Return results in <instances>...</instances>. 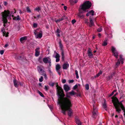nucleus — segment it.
<instances>
[{"instance_id": "f257e3e1", "label": "nucleus", "mask_w": 125, "mask_h": 125, "mask_svg": "<svg viewBox=\"0 0 125 125\" xmlns=\"http://www.w3.org/2000/svg\"><path fill=\"white\" fill-rule=\"evenodd\" d=\"M58 104L60 105H66L69 104H72L70 99V96L69 95L68 93H67L66 97H64L65 95L63 89L62 88L59 87L58 91Z\"/></svg>"}, {"instance_id": "f03ea898", "label": "nucleus", "mask_w": 125, "mask_h": 125, "mask_svg": "<svg viewBox=\"0 0 125 125\" xmlns=\"http://www.w3.org/2000/svg\"><path fill=\"white\" fill-rule=\"evenodd\" d=\"M66 105H60L62 110V112L64 115L66 114V112L67 111L68 115L70 117L73 115V111L71 108L72 106L73 105L70 104H68Z\"/></svg>"}, {"instance_id": "7ed1b4c3", "label": "nucleus", "mask_w": 125, "mask_h": 125, "mask_svg": "<svg viewBox=\"0 0 125 125\" xmlns=\"http://www.w3.org/2000/svg\"><path fill=\"white\" fill-rule=\"evenodd\" d=\"M92 5L91 3L89 1H86L83 3V4L80 6L79 11L81 10L85 11L87 9L90 8Z\"/></svg>"}, {"instance_id": "20e7f679", "label": "nucleus", "mask_w": 125, "mask_h": 125, "mask_svg": "<svg viewBox=\"0 0 125 125\" xmlns=\"http://www.w3.org/2000/svg\"><path fill=\"white\" fill-rule=\"evenodd\" d=\"M118 94V93H116L111 98L112 99V102L113 103L114 105L115 106V109H116V111H118V112H119L121 110L119 108L118 109L117 108V102H119V101L118 99L115 97L116 95Z\"/></svg>"}, {"instance_id": "39448f33", "label": "nucleus", "mask_w": 125, "mask_h": 125, "mask_svg": "<svg viewBox=\"0 0 125 125\" xmlns=\"http://www.w3.org/2000/svg\"><path fill=\"white\" fill-rule=\"evenodd\" d=\"M2 17H3L2 20L4 23V26H5V24L7 22V17L10 14V11L8 10L7 11L4 10V12L2 13Z\"/></svg>"}, {"instance_id": "423d86ee", "label": "nucleus", "mask_w": 125, "mask_h": 125, "mask_svg": "<svg viewBox=\"0 0 125 125\" xmlns=\"http://www.w3.org/2000/svg\"><path fill=\"white\" fill-rule=\"evenodd\" d=\"M111 50L113 55L116 59L118 58L119 54L116 48L115 47H112Z\"/></svg>"}, {"instance_id": "0eeeda50", "label": "nucleus", "mask_w": 125, "mask_h": 125, "mask_svg": "<svg viewBox=\"0 0 125 125\" xmlns=\"http://www.w3.org/2000/svg\"><path fill=\"white\" fill-rule=\"evenodd\" d=\"M93 111L92 112L93 115L92 117L94 118H95L98 114L97 109L96 106L94 105H93Z\"/></svg>"}, {"instance_id": "6e6552de", "label": "nucleus", "mask_w": 125, "mask_h": 125, "mask_svg": "<svg viewBox=\"0 0 125 125\" xmlns=\"http://www.w3.org/2000/svg\"><path fill=\"white\" fill-rule=\"evenodd\" d=\"M117 109H118L119 108L121 110V111L119 112H118V111H116H116L118 112V113H120V112L121 111V110L120 109V107L122 109V110H123V111L125 110V107L123 105V104H122V101H121L120 102H119V101L118 102H117Z\"/></svg>"}, {"instance_id": "1a4fd4ad", "label": "nucleus", "mask_w": 125, "mask_h": 125, "mask_svg": "<svg viewBox=\"0 0 125 125\" xmlns=\"http://www.w3.org/2000/svg\"><path fill=\"white\" fill-rule=\"evenodd\" d=\"M87 54L89 57L90 58H93V54L92 50L89 48H88L87 52Z\"/></svg>"}, {"instance_id": "9d476101", "label": "nucleus", "mask_w": 125, "mask_h": 125, "mask_svg": "<svg viewBox=\"0 0 125 125\" xmlns=\"http://www.w3.org/2000/svg\"><path fill=\"white\" fill-rule=\"evenodd\" d=\"M90 23H89L87 21H85V23L87 25H88L90 27H91L94 25V23L92 18L90 17L89 18Z\"/></svg>"}, {"instance_id": "9b49d317", "label": "nucleus", "mask_w": 125, "mask_h": 125, "mask_svg": "<svg viewBox=\"0 0 125 125\" xmlns=\"http://www.w3.org/2000/svg\"><path fill=\"white\" fill-rule=\"evenodd\" d=\"M76 123L78 125H82V123L79 118L78 116H76L75 118Z\"/></svg>"}, {"instance_id": "f8f14e48", "label": "nucleus", "mask_w": 125, "mask_h": 125, "mask_svg": "<svg viewBox=\"0 0 125 125\" xmlns=\"http://www.w3.org/2000/svg\"><path fill=\"white\" fill-rule=\"evenodd\" d=\"M61 67L60 65L59 64H57L56 65V70L60 75H61V73L60 70V69L61 68Z\"/></svg>"}, {"instance_id": "ddd939ff", "label": "nucleus", "mask_w": 125, "mask_h": 125, "mask_svg": "<svg viewBox=\"0 0 125 125\" xmlns=\"http://www.w3.org/2000/svg\"><path fill=\"white\" fill-rule=\"evenodd\" d=\"M27 38L26 36H24L21 38L20 39V41L21 43H23L27 40Z\"/></svg>"}, {"instance_id": "4468645a", "label": "nucleus", "mask_w": 125, "mask_h": 125, "mask_svg": "<svg viewBox=\"0 0 125 125\" xmlns=\"http://www.w3.org/2000/svg\"><path fill=\"white\" fill-rule=\"evenodd\" d=\"M63 88L66 92H67L70 89V88L69 86L66 84L64 85Z\"/></svg>"}, {"instance_id": "2eb2a0df", "label": "nucleus", "mask_w": 125, "mask_h": 125, "mask_svg": "<svg viewBox=\"0 0 125 125\" xmlns=\"http://www.w3.org/2000/svg\"><path fill=\"white\" fill-rule=\"evenodd\" d=\"M13 83L14 86L16 87H19V84L18 82L15 79H14L13 80Z\"/></svg>"}, {"instance_id": "dca6fc26", "label": "nucleus", "mask_w": 125, "mask_h": 125, "mask_svg": "<svg viewBox=\"0 0 125 125\" xmlns=\"http://www.w3.org/2000/svg\"><path fill=\"white\" fill-rule=\"evenodd\" d=\"M1 31L3 33V36H5L6 37H7L8 36V34L9 32H6L5 31V29L4 28H3L1 30Z\"/></svg>"}, {"instance_id": "f3484780", "label": "nucleus", "mask_w": 125, "mask_h": 125, "mask_svg": "<svg viewBox=\"0 0 125 125\" xmlns=\"http://www.w3.org/2000/svg\"><path fill=\"white\" fill-rule=\"evenodd\" d=\"M69 64L68 63H65L62 65V68L63 69L66 70L69 67Z\"/></svg>"}, {"instance_id": "a211bd4d", "label": "nucleus", "mask_w": 125, "mask_h": 125, "mask_svg": "<svg viewBox=\"0 0 125 125\" xmlns=\"http://www.w3.org/2000/svg\"><path fill=\"white\" fill-rule=\"evenodd\" d=\"M60 57V56L59 54L56 52L55 56V58L56 59V62H58L59 61Z\"/></svg>"}, {"instance_id": "6ab92c4d", "label": "nucleus", "mask_w": 125, "mask_h": 125, "mask_svg": "<svg viewBox=\"0 0 125 125\" xmlns=\"http://www.w3.org/2000/svg\"><path fill=\"white\" fill-rule=\"evenodd\" d=\"M122 57L123 55H120L119 56V61H120L122 64H123V61L124 60V59L122 58Z\"/></svg>"}, {"instance_id": "aec40b11", "label": "nucleus", "mask_w": 125, "mask_h": 125, "mask_svg": "<svg viewBox=\"0 0 125 125\" xmlns=\"http://www.w3.org/2000/svg\"><path fill=\"white\" fill-rule=\"evenodd\" d=\"M49 58V57H45L43 58V61L46 64L48 63L49 60L48 59V58Z\"/></svg>"}, {"instance_id": "412c9836", "label": "nucleus", "mask_w": 125, "mask_h": 125, "mask_svg": "<svg viewBox=\"0 0 125 125\" xmlns=\"http://www.w3.org/2000/svg\"><path fill=\"white\" fill-rule=\"evenodd\" d=\"M39 48H36L35 50V55L36 56H38L39 54V52L38 51Z\"/></svg>"}, {"instance_id": "4be33fe9", "label": "nucleus", "mask_w": 125, "mask_h": 125, "mask_svg": "<svg viewBox=\"0 0 125 125\" xmlns=\"http://www.w3.org/2000/svg\"><path fill=\"white\" fill-rule=\"evenodd\" d=\"M68 94L71 96H73L76 94V93L73 90H72L71 92L68 93Z\"/></svg>"}, {"instance_id": "5701e85b", "label": "nucleus", "mask_w": 125, "mask_h": 125, "mask_svg": "<svg viewBox=\"0 0 125 125\" xmlns=\"http://www.w3.org/2000/svg\"><path fill=\"white\" fill-rule=\"evenodd\" d=\"M120 64V61L119 59H118L117 60V62H116L115 66V68H117L118 66L119 65V64Z\"/></svg>"}, {"instance_id": "b1692460", "label": "nucleus", "mask_w": 125, "mask_h": 125, "mask_svg": "<svg viewBox=\"0 0 125 125\" xmlns=\"http://www.w3.org/2000/svg\"><path fill=\"white\" fill-rule=\"evenodd\" d=\"M107 39H105L104 42L102 44V46H105L107 44Z\"/></svg>"}, {"instance_id": "393cba45", "label": "nucleus", "mask_w": 125, "mask_h": 125, "mask_svg": "<svg viewBox=\"0 0 125 125\" xmlns=\"http://www.w3.org/2000/svg\"><path fill=\"white\" fill-rule=\"evenodd\" d=\"M42 31H40L39 34L37 35L38 38H41L42 37Z\"/></svg>"}, {"instance_id": "a878e982", "label": "nucleus", "mask_w": 125, "mask_h": 125, "mask_svg": "<svg viewBox=\"0 0 125 125\" xmlns=\"http://www.w3.org/2000/svg\"><path fill=\"white\" fill-rule=\"evenodd\" d=\"M37 69L39 72V73L40 72H42L43 71V70L42 67L40 66H38L37 68Z\"/></svg>"}, {"instance_id": "bb28decb", "label": "nucleus", "mask_w": 125, "mask_h": 125, "mask_svg": "<svg viewBox=\"0 0 125 125\" xmlns=\"http://www.w3.org/2000/svg\"><path fill=\"white\" fill-rule=\"evenodd\" d=\"M63 19L64 18L63 17H62L61 19H58L57 20H56L55 21L56 23H57L62 21L63 20Z\"/></svg>"}, {"instance_id": "cd10ccee", "label": "nucleus", "mask_w": 125, "mask_h": 125, "mask_svg": "<svg viewBox=\"0 0 125 125\" xmlns=\"http://www.w3.org/2000/svg\"><path fill=\"white\" fill-rule=\"evenodd\" d=\"M39 73L41 75H44L45 74L46 72L44 70H43L42 72H39Z\"/></svg>"}, {"instance_id": "c85d7f7f", "label": "nucleus", "mask_w": 125, "mask_h": 125, "mask_svg": "<svg viewBox=\"0 0 125 125\" xmlns=\"http://www.w3.org/2000/svg\"><path fill=\"white\" fill-rule=\"evenodd\" d=\"M38 93L42 97H44V96L43 94L39 90L38 91Z\"/></svg>"}, {"instance_id": "c756f323", "label": "nucleus", "mask_w": 125, "mask_h": 125, "mask_svg": "<svg viewBox=\"0 0 125 125\" xmlns=\"http://www.w3.org/2000/svg\"><path fill=\"white\" fill-rule=\"evenodd\" d=\"M41 9L39 7H36L35 9H34V10H36L38 12H39V11Z\"/></svg>"}, {"instance_id": "7c9ffc66", "label": "nucleus", "mask_w": 125, "mask_h": 125, "mask_svg": "<svg viewBox=\"0 0 125 125\" xmlns=\"http://www.w3.org/2000/svg\"><path fill=\"white\" fill-rule=\"evenodd\" d=\"M75 73L76 75V78L77 79H78L79 78V76L78 74V72L77 70H75Z\"/></svg>"}, {"instance_id": "2f4dec72", "label": "nucleus", "mask_w": 125, "mask_h": 125, "mask_svg": "<svg viewBox=\"0 0 125 125\" xmlns=\"http://www.w3.org/2000/svg\"><path fill=\"white\" fill-rule=\"evenodd\" d=\"M85 88L87 90H88L89 89V86L88 84H87L85 85Z\"/></svg>"}, {"instance_id": "473e14b6", "label": "nucleus", "mask_w": 125, "mask_h": 125, "mask_svg": "<svg viewBox=\"0 0 125 125\" xmlns=\"http://www.w3.org/2000/svg\"><path fill=\"white\" fill-rule=\"evenodd\" d=\"M78 17L82 18H83L84 16V15H81V14L80 13L78 14Z\"/></svg>"}, {"instance_id": "72a5a7b5", "label": "nucleus", "mask_w": 125, "mask_h": 125, "mask_svg": "<svg viewBox=\"0 0 125 125\" xmlns=\"http://www.w3.org/2000/svg\"><path fill=\"white\" fill-rule=\"evenodd\" d=\"M104 108L106 110H107V106L106 104L104 103L103 104Z\"/></svg>"}, {"instance_id": "f704fd0d", "label": "nucleus", "mask_w": 125, "mask_h": 125, "mask_svg": "<svg viewBox=\"0 0 125 125\" xmlns=\"http://www.w3.org/2000/svg\"><path fill=\"white\" fill-rule=\"evenodd\" d=\"M18 54H15L14 55V56L15 58L16 59H19L18 57Z\"/></svg>"}, {"instance_id": "c9c22d12", "label": "nucleus", "mask_w": 125, "mask_h": 125, "mask_svg": "<svg viewBox=\"0 0 125 125\" xmlns=\"http://www.w3.org/2000/svg\"><path fill=\"white\" fill-rule=\"evenodd\" d=\"M102 73H103V72L102 71H100L99 73H98L96 74L97 77H99V76H100V75L102 74Z\"/></svg>"}, {"instance_id": "e433bc0d", "label": "nucleus", "mask_w": 125, "mask_h": 125, "mask_svg": "<svg viewBox=\"0 0 125 125\" xmlns=\"http://www.w3.org/2000/svg\"><path fill=\"white\" fill-rule=\"evenodd\" d=\"M26 10L28 12H31V11L30 10V8L29 7H26Z\"/></svg>"}, {"instance_id": "4c0bfd02", "label": "nucleus", "mask_w": 125, "mask_h": 125, "mask_svg": "<svg viewBox=\"0 0 125 125\" xmlns=\"http://www.w3.org/2000/svg\"><path fill=\"white\" fill-rule=\"evenodd\" d=\"M102 29L101 27L97 29V31L98 32H100L102 31Z\"/></svg>"}, {"instance_id": "58836bf2", "label": "nucleus", "mask_w": 125, "mask_h": 125, "mask_svg": "<svg viewBox=\"0 0 125 125\" xmlns=\"http://www.w3.org/2000/svg\"><path fill=\"white\" fill-rule=\"evenodd\" d=\"M56 86L57 87V95H58V91L59 90V87H61V88H62V87L60 86H59L58 85V84H57V85H56Z\"/></svg>"}, {"instance_id": "ea45409f", "label": "nucleus", "mask_w": 125, "mask_h": 125, "mask_svg": "<svg viewBox=\"0 0 125 125\" xmlns=\"http://www.w3.org/2000/svg\"><path fill=\"white\" fill-rule=\"evenodd\" d=\"M43 77L42 76H41L40 78L39 79V81L40 82H42L43 81Z\"/></svg>"}, {"instance_id": "a19ab883", "label": "nucleus", "mask_w": 125, "mask_h": 125, "mask_svg": "<svg viewBox=\"0 0 125 125\" xmlns=\"http://www.w3.org/2000/svg\"><path fill=\"white\" fill-rule=\"evenodd\" d=\"M70 2L71 4L73 5L74 4V3L73 0H70Z\"/></svg>"}, {"instance_id": "79ce46f5", "label": "nucleus", "mask_w": 125, "mask_h": 125, "mask_svg": "<svg viewBox=\"0 0 125 125\" xmlns=\"http://www.w3.org/2000/svg\"><path fill=\"white\" fill-rule=\"evenodd\" d=\"M5 51L4 50H2L0 51V53L1 55H2Z\"/></svg>"}, {"instance_id": "37998d69", "label": "nucleus", "mask_w": 125, "mask_h": 125, "mask_svg": "<svg viewBox=\"0 0 125 125\" xmlns=\"http://www.w3.org/2000/svg\"><path fill=\"white\" fill-rule=\"evenodd\" d=\"M37 23H34L33 24V27L34 28H36L37 27Z\"/></svg>"}, {"instance_id": "c03bdc74", "label": "nucleus", "mask_w": 125, "mask_h": 125, "mask_svg": "<svg viewBox=\"0 0 125 125\" xmlns=\"http://www.w3.org/2000/svg\"><path fill=\"white\" fill-rule=\"evenodd\" d=\"M90 14H91L92 15H94V12L93 10H92L90 11Z\"/></svg>"}, {"instance_id": "a18cd8bd", "label": "nucleus", "mask_w": 125, "mask_h": 125, "mask_svg": "<svg viewBox=\"0 0 125 125\" xmlns=\"http://www.w3.org/2000/svg\"><path fill=\"white\" fill-rule=\"evenodd\" d=\"M76 21L75 20L73 19L71 21V22L72 24H74L76 22Z\"/></svg>"}, {"instance_id": "49530a36", "label": "nucleus", "mask_w": 125, "mask_h": 125, "mask_svg": "<svg viewBox=\"0 0 125 125\" xmlns=\"http://www.w3.org/2000/svg\"><path fill=\"white\" fill-rule=\"evenodd\" d=\"M16 17V20H21V19L19 15H18Z\"/></svg>"}, {"instance_id": "de8ad7c7", "label": "nucleus", "mask_w": 125, "mask_h": 125, "mask_svg": "<svg viewBox=\"0 0 125 125\" xmlns=\"http://www.w3.org/2000/svg\"><path fill=\"white\" fill-rule=\"evenodd\" d=\"M74 82L73 80H68L69 83H72Z\"/></svg>"}, {"instance_id": "09e8293b", "label": "nucleus", "mask_w": 125, "mask_h": 125, "mask_svg": "<svg viewBox=\"0 0 125 125\" xmlns=\"http://www.w3.org/2000/svg\"><path fill=\"white\" fill-rule=\"evenodd\" d=\"M48 86H46L45 85V87L44 88V89H45L46 91H47L48 90Z\"/></svg>"}, {"instance_id": "8fccbe9b", "label": "nucleus", "mask_w": 125, "mask_h": 125, "mask_svg": "<svg viewBox=\"0 0 125 125\" xmlns=\"http://www.w3.org/2000/svg\"><path fill=\"white\" fill-rule=\"evenodd\" d=\"M78 87V86L77 84H76L73 87V89L74 90L76 89Z\"/></svg>"}, {"instance_id": "3c124183", "label": "nucleus", "mask_w": 125, "mask_h": 125, "mask_svg": "<svg viewBox=\"0 0 125 125\" xmlns=\"http://www.w3.org/2000/svg\"><path fill=\"white\" fill-rule=\"evenodd\" d=\"M43 76L44 77V78L45 79H47V75L46 74H45Z\"/></svg>"}, {"instance_id": "603ef678", "label": "nucleus", "mask_w": 125, "mask_h": 125, "mask_svg": "<svg viewBox=\"0 0 125 125\" xmlns=\"http://www.w3.org/2000/svg\"><path fill=\"white\" fill-rule=\"evenodd\" d=\"M66 82V80L65 79H63L62 80V83H65Z\"/></svg>"}, {"instance_id": "864d4df0", "label": "nucleus", "mask_w": 125, "mask_h": 125, "mask_svg": "<svg viewBox=\"0 0 125 125\" xmlns=\"http://www.w3.org/2000/svg\"><path fill=\"white\" fill-rule=\"evenodd\" d=\"M60 31V30L59 29H57L56 32L57 33H59Z\"/></svg>"}, {"instance_id": "5fc2aeb1", "label": "nucleus", "mask_w": 125, "mask_h": 125, "mask_svg": "<svg viewBox=\"0 0 125 125\" xmlns=\"http://www.w3.org/2000/svg\"><path fill=\"white\" fill-rule=\"evenodd\" d=\"M41 57H39V58L38 61L40 63H42V61H41Z\"/></svg>"}, {"instance_id": "6e6d98bb", "label": "nucleus", "mask_w": 125, "mask_h": 125, "mask_svg": "<svg viewBox=\"0 0 125 125\" xmlns=\"http://www.w3.org/2000/svg\"><path fill=\"white\" fill-rule=\"evenodd\" d=\"M41 15L40 14H39L37 16V19H39Z\"/></svg>"}, {"instance_id": "4d7b16f0", "label": "nucleus", "mask_w": 125, "mask_h": 125, "mask_svg": "<svg viewBox=\"0 0 125 125\" xmlns=\"http://www.w3.org/2000/svg\"><path fill=\"white\" fill-rule=\"evenodd\" d=\"M59 46L60 47H62V44L61 43V41H59Z\"/></svg>"}, {"instance_id": "13d9d810", "label": "nucleus", "mask_w": 125, "mask_h": 125, "mask_svg": "<svg viewBox=\"0 0 125 125\" xmlns=\"http://www.w3.org/2000/svg\"><path fill=\"white\" fill-rule=\"evenodd\" d=\"M51 59H50L48 62L49 64V65H50V66H51Z\"/></svg>"}, {"instance_id": "bf43d9fd", "label": "nucleus", "mask_w": 125, "mask_h": 125, "mask_svg": "<svg viewBox=\"0 0 125 125\" xmlns=\"http://www.w3.org/2000/svg\"><path fill=\"white\" fill-rule=\"evenodd\" d=\"M55 84V83H52L50 85L52 87Z\"/></svg>"}, {"instance_id": "052dcab7", "label": "nucleus", "mask_w": 125, "mask_h": 125, "mask_svg": "<svg viewBox=\"0 0 125 125\" xmlns=\"http://www.w3.org/2000/svg\"><path fill=\"white\" fill-rule=\"evenodd\" d=\"M20 85L21 86H23V85L24 83L23 82H19Z\"/></svg>"}, {"instance_id": "680f3d73", "label": "nucleus", "mask_w": 125, "mask_h": 125, "mask_svg": "<svg viewBox=\"0 0 125 125\" xmlns=\"http://www.w3.org/2000/svg\"><path fill=\"white\" fill-rule=\"evenodd\" d=\"M62 61H63L64 60V56H62Z\"/></svg>"}, {"instance_id": "e2e57ef3", "label": "nucleus", "mask_w": 125, "mask_h": 125, "mask_svg": "<svg viewBox=\"0 0 125 125\" xmlns=\"http://www.w3.org/2000/svg\"><path fill=\"white\" fill-rule=\"evenodd\" d=\"M18 57L19 58V59H20L22 57V56L21 55V54L19 56L18 55Z\"/></svg>"}, {"instance_id": "0e129e2a", "label": "nucleus", "mask_w": 125, "mask_h": 125, "mask_svg": "<svg viewBox=\"0 0 125 125\" xmlns=\"http://www.w3.org/2000/svg\"><path fill=\"white\" fill-rule=\"evenodd\" d=\"M114 92H113L111 93L109 95V96L110 97L112 95H113L114 94Z\"/></svg>"}, {"instance_id": "69168bd1", "label": "nucleus", "mask_w": 125, "mask_h": 125, "mask_svg": "<svg viewBox=\"0 0 125 125\" xmlns=\"http://www.w3.org/2000/svg\"><path fill=\"white\" fill-rule=\"evenodd\" d=\"M90 14V11L86 14V15L87 16H88Z\"/></svg>"}, {"instance_id": "338daca9", "label": "nucleus", "mask_w": 125, "mask_h": 125, "mask_svg": "<svg viewBox=\"0 0 125 125\" xmlns=\"http://www.w3.org/2000/svg\"><path fill=\"white\" fill-rule=\"evenodd\" d=\"M78 0H75L74 1V3H77V2H78Z\"/></svg>"}, {"instance_id": "774afa93", "label": "nucleus", "mask_w": 125, "mask_h": 125, "mask_svg": "<svg viewBox=\"0 0 125 125\" xmlns=\"http://www.w3.org/2000/svg\"><path fill=\"white\" fill-rule=\"evenodd\" d=\"M36 30H35L34 31V34L36 35V34L37 33V31H36Z\"/></svg>"}]
</instances>
